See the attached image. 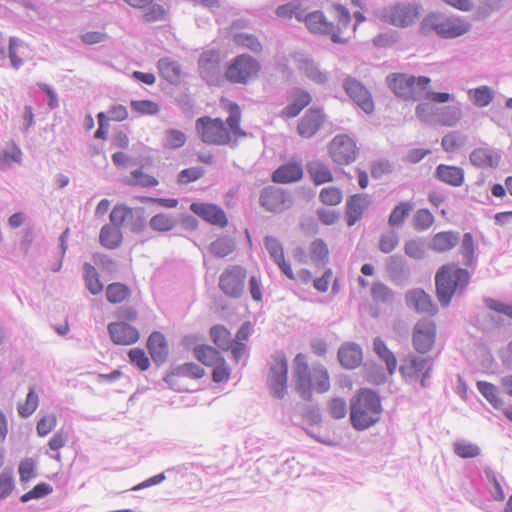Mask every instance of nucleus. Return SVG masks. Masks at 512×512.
Segmentation results:
<instances>
[{"label":"nucleus","mask_w":512,"mask_h":512,"mask_svg":"<svg viewBox=\"0 0 512 512\" xmlns=\"http://www.w3.org/2000/svg\"><path fill=\"white\" fill-rule=\"evenodd\" d=\"M459 253L462 256L461 267L458 262H448L441 265L435 273V293L442 308L450 306L454 296L465 294L472 278L471 268L475 270L478 263V245L471 232H465L460 237Z\"/></svg>","instance_id":"nucleus-1"},{"label":"nucleus","mask_w":512,"mask_h":512,"mask_svg":"<svg viewBox=\"0 0 512 512\" xmlns=\"http://www.w3.org/2000/svg\"><path fill=\"white\" fill-rule=\"evenodd\" d=\"M292 381L299 397L310 404L303 407L302 418L310 426H320L323 422L318 403L313 402V392L324 394L331 388L328 369L321 363H314L310 368L307 356L297 353L293 359Z\"/></svg>","instance_id":"nucleus-2"},{"label":"nucleus","mask_w":512,"mask_h":512,"mask_svg":"<svg viewBox=\"0 0 512 512\" xmlns=\"http://www.w3.org/2000/svg\"><path fill=\"white\" fill-rule=\"evenodd\" d=\"M226 123L221 118L203 116L196 120V130L202 141L215 145H236V138L245 136L240 127L241 110L238 104L228 102Z\"/></svg>","instance_id":"nucleus-3"},{"label":"nucleus","mask_w":512,"mask_h":512,"mask_svg":"<svg viewBox=\"0 0 512 512\" xmlns=\"http://www.w3.org/2000/svg\"><path fill=\"white\" fill-rule=\"evenodd\" d=\"M349 422L356 431L375 426L383 413L382 397L377 389L359 388L350 399Z\"/></svg>","instance_id":"nucleus-4"},{"label":"nucleus","mask_w":512,"mask_h":512,"mask_svg":"<svg viewBox=\"0 0 512 512\" xmlns=\"http://www.w3.org/2000/svg\"><path fill=\"white\" fill-rule=\"evenodd\" d=\"M471 30V24L463 17L448 16L439 12H430L424 16L419 25V33L423 36L431 34L442 39H455Z\"/></svg>","instance_id":"nucleus-5"},{"label":"nucleus","mask_w":512,"mask_h":512,"mask_svg":"<svg viewBox=\"0 0 512 512\" xmlns=\"http://www.w3.org/2000/svg\"><path fill=\"white\" fill-rule=\"evenodd\" d=\"M272 363L269 366L267 386L273 398L282 400L288 390V359L283 350H276L271 354Z\"/></svg>","instance_id":"nucleus-6"},{"label":"nucleus","mask_w":512,"mask_h":512,"mask_svg":"<svg viewBox=\"0 0 512 512\" xmlns=\"http://www.w3.org/2000/svg\"><path fill=\"white\" fill-rule=\"evenodd\" d=\"M260 70L259 61L251 55L243 53L229 62L225 71V78L232 84L246 85L258 77Z\"/></svg>","instance_id":"nucleus-7"},{"label":"nucleus","mask_w":512,"mask_h":512,"mask_svg":"<svg viewBox=\"0 0 512 512\" xmlns=\"http://www.w3.org/2000/svg\"><path fill=\"white\" fill-rule=\"evenodd\" d=\"M423 7L416 2H398L382 11L385 22L400 28L411 26L420 16Z\"/></svg>","instance_id":"nucleus-8"},{"label":"nucleus","mask_w":512,"mask_h":512,"mask_svg":"<svg viewBox=\"0 0 512 512\" xmlns=\"http://www.w3.org/2000/svg\"><path fill=\"white\" fill-rule=\"evenodd\" d=\"M199 75L209 86H221L225 73L221 69V55L216 50L204 51L198 59Z\"/></svg>","instance_id":"nucleus-9"},{"label":"nucleus","mask_w":512,"mask_h":512,"mask_svg":"<svg viewBox=\"0 0 512 512\" xmlns=\"http://www.w3.org/2000/svg\"><path fill=\"white\" fill-rule=\"evenodd\" d=\"M246 269L240 265H232L226 268L219 277L218 287L225 296L239 299L244 293Z\"/></svg>","instance_id":"nucleus-10"},{"label":"nucleus","mask_w":512,"mask_h":512,"mask_svg":"<svg viewBox=\"0 0 512 512\" xmlns=\"http://www.w3.org/2000/svg\"><path fill=\"white\" fill-rule=\"evenodd\" d=\"M436 324L431 319H420L412 330V346L420 355L428 354L436 341Z\"/></svg>","instance_id":"nucleus-11"},{"label":"nucleus","mask_w":512,"mask_h":512,"mask_svg":"<svg viewBox=\"0 0 512 512\" xmlns=\"http://www.w3.org/2000/svg\"><path fill=\"white\" fill-rule=\"evenodd\" d=\"M189 210L209 225L225 228L229 224L225 210L218 204L195 200L191 202Z\"/></svg>","instance_id":"nucleus-12"},{"label":"nucleus","mask_w":512,"mask_h":512,"mask_svg":"<svg viewBox=\"0 0 512 512\" xmlns=\"http://www.w3.org/2000/svg\"><path fill=\"white\" fill-rule=\"evenodd\" d=\"M293 200L287 191L276 186H266L260 191L259 205L267 212L278 213L287 209Z\"/></svg>","instance_id":"nucleus-13"},{"label":"nucleus","mask_w":512,"mask_h":512,"mask_svg":"<svg viewBox=\"0 0 512 512\" xmlns=\"http://www.w3.org/2000/svg\"><path fill=\"white\" fill-rule=\"evenodd\" d=\"M305 25L313 34L329 36L331 41L336 44H345L347 38L339 36L337 31L333 30V22L327 20L322 11H313L305 16Z\"/></svg>","instance_id":"nucleus-14"},{"label":"nucleus","mask_w":512,"mask_h":512,"mask_svg":"<svg viewBox=\"0 0 512 512\" xmlns=\"http://www.w3.org/2000/svg\"><path fill=\"white\" fill-rule=\"evenodd\" d=\"M107 333L111 342L118 346L133 345L141 337L139 329L125 321L110 322L107 325Z\"/></svg>","instance_id":"nucleus-15"},{"label":"nucleus","mask_w":512,"mask_h":512,"mask_svg":"<svg viewBox=\"0 0 512 512\" xmlns=\"http://www.w3.org/2000/svg\"><path fill=\"white\" fill-rule=\"evenodd\" d=\"M343 89L350 99L365 113L370 114L374 110V102L368 89L357 79L346 77L343 81Z\"/></svg>","instance_id":"nucleus-16"},{"label":"nucleus","mask_w":512,"mask_h":512,"mask_svg":"<svg viewBox=\"0 0 512 512\" xmlns=\"http://www.w3.org/2000/svg\"><path fill=\"white\" fill-rule=\"evenodd\" d=\"M175 376L199 380L205 376V369L194 362H185L181 365H171L162 380L170 389L181 392L183 390L177 386V381L174 379Z\"/></svg>","instance_id":"nucleus-17"},{"label":"nucleus","mask_w":512,"mask_h":512,"mask_svg":"<svg viewBox=\"0 0 512 512\" xmlns=\"http://www.w3.org/2000/svg\"><path fill=\"white\" fill-rule=\"evenodd\" d=\"M147 353L156 368L165 364L169 357V343L161 331H152L146 339Z\"/></svg>","instance_id":"nucleus-18"},{"label":"nucleus","mask_w":512,"mask_h":512,"mask_svg":"<svg viewBox=\"0 0 512 512\" xmlns=\"http://www.w3.org/2000/svg\"><path fill=\"white\" fill-rule=\"evenodd\" d=\"M372 204V197L366 193H356L346 199L344 218L347 226L352 227L360 221Z\"/></svg>","instance_id":"nucleus-19"},{"label":"nucleus","mask_w":512,"mask_h":512,"mask_svg":"<svg viewBox=\"0 0 512 512\" xmlns=\"http://www.w3.org/2000/svg\"><path fill=\"white\" fill-rule=\"evenodd\" d=\"M406 305L415 312L427 313L434 316L438 313V307L431 296L422 288H413L405 294Z\"/></svg>","instance_id":"nucleus-20"},{"label":"nucleus","mask_w":512,"mask_h":512,"mask_svg":"<svg viewBox=\"0 0 512 512\" xmlns=\"http://www.w3.org/2000/svg\"><path fill=\"white\" fill-rule=\"evenodd\" d=\"M432 360L430 356L423 357L410 352L403 358L398 369L399 373L406 382L417 380Z\"/></svg>","instance_id":"nucleus-21"},{"label":"nucleus","mask_w":512,"mask_h":512,"mask_svg":"<svg viewBox=\"0 0 512 512\" xmlns=\"http://www.w3.org/2000/svg\"><path fill=\"white\" fill-rule=\"evenodd\" d=\"M294 61L298 70L310 81L319 85H324L328 82L329 74L321 70L319 65L309 55L301 53L296 54Z\"/></svg>","instance_id":"nucleus-22"},{"label":"nucleus","mask_w":512,"mask_h":512,"mask_svg":"<svg viewBox=\"0 0 512 512\" xmlns=\"http://www.w3.org/2000/svg\"><path fill=\"white\" fill-rule=\"evenodd\" d=\"M337 360L346 370H354L363 365V350L356 342H344L337 350Z\"/></svg>","instance_id":"nucleus-23"},{"label":"nucleus","mask_w":512,"mask_h":512,"mask_svg":"<svg viewBox=\"0 0 512 512\" xmlns=\"http://www.w3.org/2000/svg\"><path fill=\"white\" fill-rule=\"evenodd\" d=\"M117 168H127L129 165L141 164V167L130 172V175L124 179V183L129 186H138L142 188H154L159 184V180L146 172L144 167L147 162H113Z\"/></svg>","instance_id":"nucleus-24"},{"label":"nucleus","mask_w":512,"mask_h":512,"mask_svg":"<svg viewBox=\"0 0 512 512\" xmlns=\"http://www.w3.org/2000/svg\"><path fill=\"white\" fill-rule=\"evenodd\" d=\"M329 152L332 160H355L357 147L347 135H337L330 142Z\"/></svg>","instance_id":"nucleus-25"},{"label":"nucleus","mask_w":512,"mask_h":512,"mask_svg":"<svg viewBox=\"0 0 512 512\" xmlns=\"http://www.w3.org/2000/svg\"><path fill=\"white\" fill-rule=\"evenodd\" d=\"M303 162H283L271 174V180L276 184L299 182L304 175Z\"/></svg>","instance_id":"nucleus-26"},{"label":"nucleus","mask_w":512,"mask_h":512,"mask_svg":"<svg viewBox=\"0 0 512 512\" xmlns=\"http://www.w3.org/2000/svg\"><path fill=\"white\" fill-rule=\"evenodd\" d=\"M325 116L321 109L310 108L298 124V133L305 138L313 137L321 128Z\"/></svg>","instance_id":"nucleus-27"},{"label":"nucleus","mask_w":512,"mask_h":512,"mask_svg":"<svg viewBox=\"0 0 512 512\" xmlns=\"http://www.w3.org/2000/svg\"><path fill=\"white\" fill-rule=\"evenodd\" d=\"M460 241V232L454 230L440 231L429 241L428 249L436 253H444L455 248Z\"/></svg>","instance_id":"nucleus-28"},{"label":"nucleus","mask_w":512,"mask_h":512,"mask_svg":"<svg viewBox=\"0 0 512 512\" xmlns=\"http://www.w3.org/2000/svg\"><path fill=\"white\" fill-rule=\"evenodd\" d=\"M389 88L399 97L408 99L415 93V76L391 74L387 76Z\"/></svg>","instance_id":"nucleus-29"},{"label":"nucleus","mask_w":512,"mask_h":512,"mask_svg":"<svg viewBox=\"0 0 512 512\" xmlns=\"http://www.w3.org/2000/svg\"><path fill=\"white\" fill-rule=\"evenodd\" d=\"M433 177L452 187H460L464 183V170L459 166L440 163L436 167Z\"/></svg>","instance_id":"nucleus-30"},{"label":"nucleus","mask_w":512,"mask_h":512,"mask_svg":"<svg viewBox=\"0 0 512 512\" xmlns=\"http://www.w3.org/2000/svg\"><path fill=\"white\" fill-rule=\"evenodd\" d=\"M372 348L377 358L384 363L387 374L389 376L394 375L398 368L395 353L388 348L386 342L379 336L373 339Z\"/></svg>","instance_id":"nucleus-31"},{"label":"nucleus","mask_w":512,"mask_h":512,"mask_svg":"<svg viewBox=\"0 0 512 512\" xmlns=\"http://www.w3.org/2000/svg\"><path fill=\"white\" fill-rule=\"evenodd\" d=\"M157 67L160 75L170 84L177 85L181 82L183 72L179 62L164 57L158 60Z\"/></svg>","instance_id":"nucleus-32"},{"label":"nucleus","mask_w":512,"mask_h":512,"mask_svg":"<svg viewBox=\"0 0 512 512\" xmlns=\"http://www.w3.org/2000/svg\"><path fill=\"white\" fill-rule=\"evenodd\" d=\"M193 356L201 364L210 367L217 364V361L224 362V356L214 346L200 344L193 347Z\"/></svg>","instance_id":"nucleus-33"},{"label":"nucleus","mask_w":512,"mask_h":512,"mask_svg":"<svg viewBox=\"0 0 512 512\" xmlns=\"http://www.w3.org/2000/svg\"><path fill=\"white\" fill-rule=\"evenodd\" d=\"M386 271L393 282L405 280L410 274V269L404 257L400 254H395L388 258Z\"/></svg>","instance_id":"nucleus-34"},{"label":"nucleus","mask_w":512,"mask_h":512,"mask_svg":"<svg viewBox=\"0 0 512 512\" xmlns=\"http://www.w3.org/2000/svg\"><path fill=\"white\" fill-rule=\"evenodd\" d=\"M362 373L365 381L374 386H381L388 382V374L377 362L371 360L363 363Z\"/></svg>","instance_id":"nucleus-35"},{"label":"nucleus","mask_w":512,"mask_h":512,"mask_svg":"<svg viewBox=\"0 0 512 512\" xmlns=\"http://www.w3.org/2000/svg\"><path fill=\"white\" fill-rule=\"evenodd\" d=\"M236 248V241L233 237L222 235L209 244L208 251L215 258L222 259L233 253Z\"/></svg>","instance_id":"nucleus-36"},{"label":"nucleus","mask_w":512,"mask_h":512,"mask_svg":"<svg viewBox=\"0 0 512 512\" xmlns=\"http://www.w3.org/2000/svg\"><path fill=\"white\" fill-rule=\"evenodd\" d=\"M123 241L121 228L104 224L99 233V242L106 249H116L120 247Z\"/></svg>","instance_id":"nucleus-37"},{"label":"nucleus","mask_w":512,"mask_h":512,"mask_svg":"<svg viewBox=\"0 0 512 512\" xmlns=\"http://www.w3.org/2000/svg\"><path fill=\"white\" fill-rule=\"evenodd\" d=\"M212 343L223 351L231 349L233 340L230 330L223 324H214L209 329Z\"/></svg>","instance_id":"nucleus-38"},{"label":"nucleus","mask_w":512,"mask_h":512,"mask_svg":"<svg viewBox=\"0 0 512 512\" xmlns=\"http://www.w3.org/2000/svg\"><path fill=\"white\" fill-rule=\"evenodd\" d=\"M479 393L490 403L496 410L504 409V402L499 395L498 387L488 381L479 380L476 383Z\"/></svg>","instance_id":"nucleus-39"},{"label":"nucleus","mask_w":512,"mask_h":512,"mask_svg":"<svg viewBox=\"0 0 512 512\" xmlns=\"http://www.w3.org/2000/svg\"><path fill=\"white\" fill-rule=\"evenodd\" d=\"M307 172L312 182L319 186L333 181V174L323 162H306Z\"/></svg>","instance_id":"nucleus-40"},{"label":"nucleus","mask_w":512,"mask_h":512,"mask_svg":"<svg viewBox=\"0 0 512 512\" xmlns=\"http://www.w3.org/2000/svg\"><path fill=\"white\" fill-rule=\"evenodd\" d=\"M309 256L313 264L320 268L329 262L328 245L322 238H315L309 246Z\"/></svg>","instance_id":"nucleus-41"},{"label":"nucleus","mask_w":512,"mask_h":512,"mask_svg":"<svg viewBox=\"0 0 512 512\" xmlns=\"http://www.w3.org/2000/svg\"><path fill=\"white\" fill-rule=\"evenodd\" d=\"M129 285L123 282H112L106 286L105 296L110 304H120L131 297Z\"/></svg>","instance_id":"nucleus-42"},{"label":"nucleus","mask_w":512,"mask_h":512,"mask_svg":"<svg viewBox=\"0 0 512 512\" xmlns=\"http://www.w3.org/2000/svg\"><path fill=\"white\" fill-rule=\"evenodd\" d=\"M414 205L410 201H401L396 204L388 216V225L391 228L401 227L412 212Z\"/></svg>","instance_id":"nucleus-43"},{"label":"nucleus","mask_w":512,"mask_h":512,"mask_svg":"<svg viewBox=\"0 0 512 512\" xmlns=\"http://www.w3.org/2000/svg\"><path fill=\"white\" fill-rule=\"evenodd\" d=\"M83 278L87 290L92 295H99L100 293H102V291L104 290V284L100 280V275L97 272L96 268L88 262H85L83 264Z\"/></svg>","instance_id":"nucleus-44"},{"label":"nucleus","mask_w":512,"mask_h":512,"mask_svg":"<svg viewBox=\"0 0 512 512\" xmlns=\"http://www.w3.org/2000/svg\"><path fill=\"white\" fill-rule=\"evenodd\" d=\"M177 224V217L164 212L153 215L148 222L150 229L159 233L172 231Z\"/></svg>","instance_id":"nucleus-45"},{"label":"nucleus","mask_w":512,"mask_h":512,"mask_svg":"<svg viewBox=\"0 0 512 512\" xmlns=\"http://www.w3.org/2000/svg\"><path fill=\"white\" fill-rule=\"evenodd\" d=\"M461 109L459 105L444 106L437 109L436 122L445 126H454L461 118Z\"/></svg>","instance_id":"nucleus-46"},{"label":"nucleus","mask_w":512,"mask_h":512,"mask_svg":"<svg viewBox=\"0 0 512 512\" xmlns=\"http://www.w3.org/2000/svg\"><path fill=\"white\" fill-rule=\"evenodd\" d=\"M127 355L129 363L140 372L148 371L151 363H153L149 355L141 347L131 348Z\"/></svg>","instance_id":"nucleus-47"},{"label":"nucleus","mask_w":512,"mask_h":512,"mask_svg":"<svg viewBox=\"0 0 512 512\" xmlns=\"http://www.w3.org/2000/svg\"><path fill=\"white\" fill-rule=\"evenodd\" d=\"M37 459L32 457L23 458L18 464L19 479L22 484H27L37 477Z\"/></svg>","instance_id":"nucleus-48"},{"label":"nucleus","mask_w":512,"mask_h":512,"mask_svg":"<svg viewBox=\"0 0 512 512\" xmlns=\"http://www.w3.org/2000/svg\"><path fill=\"white\" fill-rule=\"evenodd\" d=\"M335 19L337 20V25L333 24V30L337 31L339 36H342L343 32L349 27L351 24V15L347 8L340 4H333L331 6L330 11Z\"/></svg>","instance_id":"nucleus-49"},{"label":"nucleus","mask_w":512,"mask_h":512,"mask_svg":"<svg viewBox=\"0 0 512 512\" xmlns=\"http://www.w3.org/2000/svg\"><path fill=\"white\" fill-rule=\"evenodd\" d=\"M453 452L459 458L472 459L480 456L481 449L478 445L461 439L453 443Z\"/></svg>","instance_id":"nucleus-50"},{"label":"nucleus","mask_w":512,"mask_h":512,"mask_svg":"<svg viewBox=\"0 0 512 512\" xmlns=\"http://www.w3.org/2000/svg\"><path fill=\"white\" fill-rule=\"evenodd\" d=\"M39 397L34 386H29L24 404H20L17 408L18 415L23 418H29L37 409Z\"/></svg>","instance_id":"nucleus-51"},{"label":"nucleus","mask_w":512,"mask_h":512,"mask_svg":"<svg viewBox=\"0 0 512 512\" xmlns=\"http://www.w3.org/2000/svg\"><path fill=\"white\" fill-rule=\"evenodd\" d=\"M370 294L376 303H390L394 300V291L381 281L372 283Z\"/></svg>","instance_id":"nucleus-52"},{"label":"nucleus","mask_w":512,"mask_h":512,"mask_svg":"<svg viewBox=\"0 0 512 512\" xmlns=\"http://www.w3.org/2000/svg\"><path fill=\"white\" fill-rule=\"evenodd\" d=\"M15 477L11 467H6L0 473V501L8 498L15 490Z\"/></svg>","instance_id":"nucleus-53"},{"label":"nucleus","mask_w":512,"mask_h":512,"mask_svg":"<svg viewBox=\"0 0 512 512\" xmlns=\"http://www.w3.org/2000/svg\"><path fill=\"white\" fill-rule=\"evenodd\" d=\"M412 221L415 230L425 231L433 225L435 218L429 209L421 208L415 212Z\"/></svg>","instance_id":"nucleus-54"},{"label":"nucleus","mask_w":512,"mask_h":512,"mask_svg":"<svg viewBox=\"0 0 512 512\" xmlns=\"http://www.w3.org/2000/svg\"><path fill=\"white\" fill-rule=\"evenodd\" d=\"M130 215L132 208L124 203H117L109 214L110 225L121 228Z\"/></svg>","instance_id":"nucleus-55"},{"label":"nucleus","mask_w":512,"mask_h":512,"mask_svg":"<svg viewBox=\"0 0 512 512\" xmlns=\"http://www.w3.org/2000/svg\"><path fill=\"white\" fill-rule=\"evenodd\" d=\"M253 332V324L251 321H244L236 332V339L239 341V345L233 349L232 353L234 358L241 356L242 350L245 348L244 341H247Z\"/></svg>","instance_id":"nucleus-56"},{"label":"nucleus","mask_w":512,"mask_h":512,"mask_svg":"<svg viewBox=\"0 0 512 512\" xmlns=\"http://www.w3.org/2000/svg\"><path fill=\"white\" fill-rule=\"evenodd\" d=\"M264 246L266 250L268 251L271 260L276 264L281 260L282 258H285L284 256V248L282 243L274 236L267 235L264 237Z\"/></svg>","instance_id":"nucleus-57"},{"label":"nucleus","mask_w":512,"mask_h":512,"mask_svg":"<svg viewBox=\"0 0 512 512\" xmlns=\"http://www.w3.org/2000/svg\"><path fill=\"white\" fill-rule=\"evenodd\" d=\"M343 194L341 189L330 186L324 187L319 193V200L327 206H336L342 202Z\"/></svg>","instance_id":"nucleus-58"},{"label":"nucleus","mask_w":512,"mask_h":512,"mask_svg":"<svg viewBox=\"0 0 512 512\" xmlns=\"http://www.w3.org/2000/svg\"><path fill=\"white\" fill-rule=\"evenodd\" d=\"M205 169L201 166L189 167L181 170L177 175V183L179 185H187L202 178Z\"/></svg>","instance_id":"nucleus-59"},{"label":"nucleus","mask_w":512,"mask_h":512,"mask_svg":"<svg viewBox=\"0 0 512 512\" xmlns=\"http://www.w3.org/2000/svg\"><path fill=\"white\" fill-rule=\"evenodd\" d=\"M466 136L458 131H452L442 138V147L447 152H454L464 146Z\"/></svg>","instance_id":"nucleus-60"},{"label":"nucleus","mask_w":512,"mask_h":512,"mask_svg":"<svg viewBox=\"0 0 512 512\" xmlns=\"http://www.w3.org/2000/svg\"><path fill=\"white\" fill-rule=\"evenodd\" d=\"M327 409L332 419L340 420L347 414V404L344 398L332 397L327 403Z\"/></svg>","instance_id":"nucleus-61"},{"label":"nucleus","mask_w":512,"mask_h":512,"mask_svg":"<svg viewBox=\"0 0 512 512\" xmlns=\"http://www.w3.org/2000/svg\"><path fill=\"white\" fill-rule=\"evenodd\" d=\"M234 42L238 46H242L251 50L254 53H259L262 50V44L255 35L248 33H237L234 36Z\"/></svg>","instance_id":"nucleus-62"},{"label":"nucleus","mask_w":512,"mask_h":512,"mask_svg":"<svg viewBox=\"0 0 512 512\" xmlns=\"http://www.w3.org/2000/svg\"><path fill=\"white\" fill-rule=\"evenodd\" d=\"M405 254L415 260H423L426 257L424 242L421 239H411L405 242Z\"/></svg>","instance_id":"nucleus-63"},{"label":"nucleus","mask_w":512,"mask_h":512,"mask_svg":"<svg viewBox=\"0 0 512 512\" xmlns=\"http://www.w3.org/2000/svg\"><path fill=\"white\" fill-rule=\"evenodd\" d=\"M145 208L144 207H136L134 210L132 209L130 230L134 234H140L146 229L147 221L145 216Z\"/></svg>","instance_id":"nucleus-64"}]
</instances>
